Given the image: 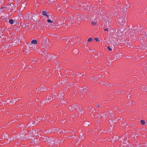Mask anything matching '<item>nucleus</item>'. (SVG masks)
<instances>
[{"label":"nucleus","mask_w":147,"mask_h":147,"mask_svg":"<svg viewBox=\"0 0 147 147\" xmlns=\"http://www.w3.org/2000/svg\"><path fill=\"white\" fill-rule=\"evenodd\" d=\"M126 20L125 17H121L118 19V22L120 24H123L126 22Z\"/></svg>","instance_id":"2"},{"label":"nucleus","mask_w":147,"mask_h":147,"mask_svg":"<svg viewBox=\"0 0 147 147\" xmlns=\"http://www.w3.org/2000/svg\"><path fill=\"white\" fill-rule=\"evenodd\" d=\"M104 31H108V29L107 28H106V29H104Z\"/></svg>","instance_id":"28"},{"label":"nucleus","mask_w":147,"mask_h":147,"mask_svg":"<svg viewBox=\"0 0 147 147\" xmlns=\"http://www.w3.org/2000/svg\"><path fill=\"white\" fill-rule=\"evenodd\" d=\"M36 17H37L36 14L34 15V16H32V18L35 21L37 20Z\"/></svg>","instance_id":"10"},{"label":"nucleus","mask_w":147,"mask_h":147,"mask_svg":"<svg viewBox=\"0 0 147 147\" xmlns=\"http://www.w3.org/2000/svg\"><path fill=\"white\" fill-rule=\"evenodd\" d=\"M63 95L64 94L63 93H60V94H59L57 95H55H55L56 98H61V97L63 96Z\"/></svg>","instance_id":"8"},{"label":"nucleus","mask_w":147,"mask_h":147,"mask_svg":"<svg viewBox=\"0 0 147 147\" xmlns=\"http://www.w3.org/2000/svg\"><path fill=\"white\" fill-rule=\"evenodd\" d=\"M96 23L95 22H93V21L91 22V24L93 26H95L96 25Z\"/></svg>","instance_id":"18"},{"label":"nucleus","mask_w":147,"mask_h":147,"mask_svg":"<svg viewBox=\"0 0 147 147\" xmlns=\"http://www.w3.org/2000/svg\"><path fill=\"white\" fill-rule=\"evenodd\" d=\"M92 40V39L91 38H89L88 40V41L90 42Z\"/></svg>","instance_id":"22"},{"label":"nucleus","mask_w":147,"mask_h":147,"mask_svg":"<svg viewBox=\"0 0 147 147\" xmlns=\"http://www.w3.org/2000/svg\"><path fill=\"white\" fill-rule=\"evenodd\" d=\"M47 38L46 37H45L44 38V47L46 48L47 49V47L49 45V43H47Z\"/></svg>","instance_id":"4"},{"label":"nucleus","mask_w":147,"mask_h":147,"mask_svg":"<svg viewBox=\"0 0 147 147\" xmlns=\"http://www.w3.org/2000/svg\"><path fill=\"white\" fill-rule=\"evenodd\" d=\"M40 117H38V118H37L36 121L37 122V123H38L40 121Z\"/></svg>","instance_id":"20"},{"label":"nucleus","mask_w":147,"mask_h":147,"mask_svg":"<svg viewBox=\"0 0 147 147\" xmlns=\"http://www.w3.org/2000/svg\"><path fill=\"white\" fill-rule=\"evenodd\" d=\"M9 22L11 24H13V21L12 19H10L9 20Z\"/></svg>","instance_id":"17"},{"label":"nucleus","mask_w":147,"mask_h":147,"mask_svg":"<svg viewBox=\"0 0 147 147\" xmlns=\"http://www.w3.org/2000/svg\"><path fill=\"white\" fill-rule=\"evenodd\" d=\"M5 144H7L8 143V141H7V142H5Z\"/></svg>","instance_id":"31"},{"label":"nucleus","mask_w":147,"mask_h":147,"mask_svg":"<svg viewBox=\"0 0 147 147\" xmlns=\"http://www.w3.org/2000/svg\"><path fill=\"white\" fill-rule=\"evenodd\" d=\"M51 123H53V122H52V121H51Z\"/></svg>","instance_id":"32"},{"label":"nucleus","mask_w":147,"mask_h":147,"mask_svg":"<svg viewBox=\"0 0 147 147\" xmlns=\"http://www.w3.org/2000/svg\"><path fill=\"white\" fill-rule=\"evenodd\" d=\"M49 27L51 28L54 29L55 28V24L54 23H53L51 25V24H50V25H49Z\"/></svg>","instance_id":"11"},{"label":"nucleus","mask_w":147,"mask_h":147,"mask_svg":"<svg viewBox=\"0 0 147 147\" xmlns=\"http://www.w3.org/2000/svg\"><path fill=\"white\" fill-rule=\"evenodd\" d=\"M142 90L145 91H147V86H144V87L142 88Z\"/></svg>","instance_id":"16"},{"label":"nucleus","mask_w":147,"mask_h":147,"mask_svg":"<svg viewBox=\"0 0 147 147\" xmlns=\"http://www.w3.org/2000/svg\"><path fill=\"white\" fill-rule=\"evenodd\" d=\"M47 22H48V23H53V21H52L51 20H50V19H48L47 20Z\"/></svg>","instance_id":"21"},{"label":"nucleus","mask_w":147,"mask_h":147,"mask_svg":"<svg viewBox=\"0 0 147 147\" xmlns=\"http://www.w3.org/2000/svg\"><path fill=\"white\" fill-rule=\"evenodd\" d=\"M96 106L97 108H100V105L98 104H97L96 105Z\"/></svg>","instance_id":"25"},{"label":"nucleus","mask_w":147,"mask_h":147,"mask_svg":"<svg viewBox=\"0 0 147 147\" xmlns=\"http://www.w3.org/2000/svg\"><path fill=\"white\" fill-rule=\"evenodd\" d=\"M142 49H146V48H145V47H144V48H143V47H142L141 48Z\"/></svg>","instance_id":"33"},{"label":"nucleus","mask_w":147,"mask_h":147,"mask_svg":"<svg viewBox=\"0 0 147 147\" xmlns=\"http://www.w3.org/2000/svg\"><path fill=\"white\" fill-rule=\"evenodd\" d=\"M140 122H141V123L143 125H145L146 123L145 121L144 120H141Z\"/></svg>","instance_id":"15"},{"label":"nucleus","mask_w":147,"mask_h":147,"mask_svg":"<svg viewBox=\"0 0 147 147\" xmlns=\"http://www.w3.org/2000/svg\"><path fill=\"white\" fill-rule=\"evenodd\" d=\"M83 18V16H82L80 14H78L76 16V17H75V21H80Z\"/></svg>","instance_id":"3"},{"label":"nucleus","mask_w":147,"mask_h":147,"mask_svg":"<svg viewBox=\"0 0 147 147\" xmlns=\"http://www.w3.org/2000/svg\"><path fill=\"white\" fill-rule=\"evenodd\" d=\"M139 29H134L132 31V35H134V34L136 35H137L139 33Z\"/></svg>","instance_id":"6"},{"label":"nucleus","mask_w":147,"mask_h":147,"mask_svg":"<svg viewBox=\"0 0 147 147\" xmlns=\"http://www.w3.org/2000/svg\"><path fill=\"white\" fill-rule=\"evenodd\" d=\"M48 100H51V97H49L48 98Z\"/></svg>","instance_id":"30"},{"label":"nucleus","mask_w":147,"mask_h":147,"mask_svg":"<svg viewBox=\"0 0 147 147\" xmlns=\"http://www.w3.org/2000/svg\"><path fill=\"white\" fill-rule=\"evenodd\" d=\"M107 49H108L110 51H111L112 50V49L110 48V46H109L107 48Z\"/></svg>","instance_id":"24"},{"label":"nucleus","mask_w":147,"mask_h":147,"mask_svg":"<svg viewBox=\"0 0 147 147\" xmlns=\"http://www.w3.org/2000/svg\"><path fill=\"white\" fill-rule=\"evenodd\" d=\"M70 110L71 111H74L75 109L78 112L80 111V106L79 105L77 106L75 105H72L71 107L70 108Z\"/></svg>","instance_id":"1"},{"label":"nucleus","mask_w":147,"mask_h":147,"mask_svg":"<svg viewBox=\"0 0 147 147\" xmlns=\"http://www.w3.org/2000/svg\"><path fill=\"white\" fill-rule=\"evenodd\" d=\"M52 130L53 131H56L57 132H58V130L57 129H52Z\"/></svg>","instance_id":"27"},{"label":"nucleus","mask_w":147,"mask_h":147,"mask_svg":"<svg viewBox=\"0 0 147 147\" xmlns=\"http://www.w3.org/2000/svg\"><path fill=\"white\" fill-rule=\"evenodd\" d=\"M37 123V122L36 121L32 122V124L33 125H35Z\"/></svg>","instance_id":"23"},{"label":"nucleus","mask_w":147,"mask_h":147,"mask_svg":"<svg viewBox=\"0 0 147 147\" xmlns=\"http://www.w3.org/2000/svg\"><path fill=\"white\" fill-rule=\"evenodd\" d=\"M42 14L45 16H46L47 18H49V16L47 14V12L46 11H42Z\"/></svg>","instance_id":"9"},{"label":"nucleus","mask_w":147,"mask_h":147,"mask_svg":"<svg viewBox=\"0 0 147 147\" xmlns=\"http://www.w3.org/2000/svg\"><path fill=\"white\" fill-rule=\"evenodd\" d=\"M45 88L43 86H42L40 88H39L38 89V90L39 91H45Z\"/></svg>","instance_id":"13"},{"label":"nucleus","mask_w":147,"mask_h":147,"mask_svg":"<svg viewBox=\"0 0 147 147\" xmlns=\"http://www.w3.org/2000/svg\"><path fill=\"white\" fill-rule=\"evenodd\" d=\"M51 131H52V130H51L50 131V132H51Z\"/></svg>","instance_id":"34"},{"label":"nucleus","mask_w":147,"mask_h":147,"mask_svg":"<svg viewBox=\"0 0 147 147\" xmlns=\"http://www.w3.org/2000/svg\"><path fill=\"white\" fill-rule=\"evenodd\" d=\"M37 41H36V40L35 39L31 41V43L33 44H34L36 45L37 44Z\"/></svg>","instance_id":"12"},{"label":"nucleus","mask_w":147,"mask_h":147,"mask_svg":"<svg viewBox=\"0 0 147 147\" xmlns=\"http://www.w3.org/2000/svg\"><path fill=\"white\" fill-rule=\"evenodd\" d=\"M49 1H50L51 2H53L55 1V0H49Z\"/></svg>","instance_id":"29"},{"label":"nucleus","mask_w":147,"mask_h":147,"mask_svg":"<svg viewBox=\"0 0 147 147\" xmlns=\"http://www.w3.org/2000/svg\"><path fill=\"white\" fill-rule=\"evenodd\" d=\"M94 40L96 41H98L99 40L98 38H96Z\"/></svg>","instance_id":"26"},{"label":"nucleus","mask_w":147,"mask_h":147,"mask_svg":"<svg viewBox=\"0 0 147 147\" xmlns=\"http://www.w3.org/2000/svg\"><path fill=\"white\" fill-rule=\"evenodd\" d=\"M82 90V92H86V88H83L82 90Z\"/></svg>","instance_id":"19"},{"label":"nucleus","mask_w":147,"mask_h":147,"mask_svg":"<svg viewBox=\"0 0 147 147\" xmlns=\"http://www.w3.org/2000/svg\"><path fill=\"white\" fill-rule=\"evenodd\" d=\"M54 139L53 138H48L47 140V142L49 143H53L54 142Z\"/></svg>","instance_id":"7"},{"label":"nucleus","mask_w":147,"mask_h":147,"mask_svg":"<svg viewBox=\"0 0 147 147\" xmlns=\"http://www.w3.org/2000/svg\"><path fill=\"white\" fill-rule=\"evenodd\" d=\"M32 16L31 15V13H30L26 14L25 15V18L27 19L28 20H31L32 18Z\"/></svg>","instance_id":"5"},{"label":"nucleus","mask_w":147,"mask_h":147,"mask_svg":"<svg viewBox=\"0 0 147 147\" xmlns=\"http://www.w3.org/2000/svg\"><path fill=\"white\" fill-rule=\"evenodd\" d=\"M38 131L37 130H35L33 131V133L34 136H37V135H38Z\"/></svg>","instance_id":"14"}]
</instances>
